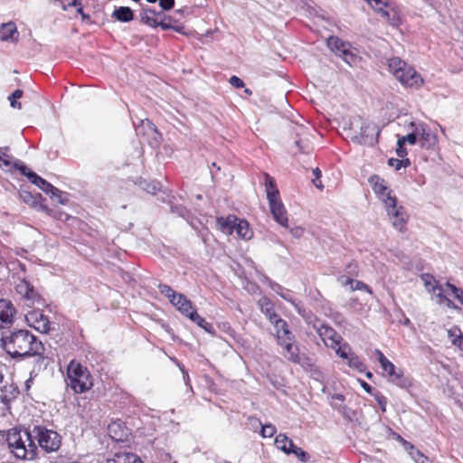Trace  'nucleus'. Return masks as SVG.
Here are the masks:
<instances>
[{"label": "nucleus", "instance_id": "obj_7", "mask_svg": "<svg viewBox=\"0 0 463 463\" xmlns=\"http://www.w3.org/2000/svg\"><path fill=\"white\" fill-rule=\"evenodd\" d=\"M329 49L341 57L350 66L355 65L359 60L356 50L350 43L345 42L336 36H330L326 41Z\"/></svg>", "mask_w": 463, "mask_h": 463}, {"label": "nucleus", "instance_id": "obj_34", "mask_svg": "<svg viewBox=\"0 0 463 463\" xmlns=\"http://www.w3.org/2000/svg\"><path fill=\"white\" fill-rule=\"evenodd\" d=\"M270 287L282 298H284L285 300L292 303L295 306V307L298 310V312L299 314H302L301 307H299L298 304L295 303V301L292 299V298H290L288 296V291L287 289H285L284 288H282L280 285H279L277 283H271Z\"/></svg>", "mask_w": 463, "mask_h": 463}, {"label": "nucleus", "instance_id": "obj_12", "mask_svg": "<svg viewBox=\"0 0 463 463\" xmlns=\"http://www.w3.org/2000/svg\"><path fill=\"white\" fill-rule=\"evenodd\" d=\"M369 183L377 198L384 204L397 199L392 190L389 188L385 180L373 175L369 178Z\"/></svg>", "mask_w": 463, "mask_h": 463}, {"label": "nucleus", "instance_id": "obj_11", "mask_svg": "<svg viewBox=\"0 0 463 463\" xmlns=\"http://www.w3.org/2000/svg\"><path fill=\"white\" fill-rule=\"evenodd\" d=\"M375 354L383 373L388 377L389 381L398 386H404L406 381L402 377V371H397L395 365L389 361L380 350L376 349Z\"/></svg>", "mask_w": 463, "mask_h": 463}, {"label": "nucleus", "instance_id": "obj_33", "mask_svg": "<svg viewBox=\"0 0 463 463\" xmlns=\"http://www.w3.org/2000/svg\"><path fill=\"white\" fill-rule=\"evenodd\" d=\"M234 232H236L238 237L243 240H250L253 235L248 222L244 220L238 219Z\"/></svg>", "mask_w": 463, "mask_h": 463}, {"label": "nucleus", "instance_id": "obj_18", "mask_svg": "<svg viewBox=\"0 0 463 463\" xmlns=\"http://www.w3.org/2000/svg\"><path fill=\"white\" fill-rule=\"evenodd\" d=\"M14 308L12 303L5 299H0V327L4 328L13 323Z\"/></svg>", "mask_w": 463, "mask_h": 463}, {"label": "nucleus", "instance_id": "obj_35", "mask_svg": "<svg viewBox=\"0 0 463 463\" xmlns=\"http://www.w3.org/2000/svg\"><path fill=\"white\" fill-rule=\"evenodd\" d=\"M420 279L428 293H430L431 291H437L439 285H440V283L429 273L422 274Z\"/></svg>", "mask_w": 463, "mask_h": 463}, {"label": "nucleus", "instance_id": "obj_5", "mask_svg": "<svg viewBox=\"0 0 463 463\" xmlns=\"http://www.w3.org/2000/svg\"><path fill=\"white\" fill-rule=\"evenodd\" d=\"M388 66L396 80L402 85L418 89L423 84V79L414 68L400 58L393 57L390 59Z\"/></svg>", "mask_w": 463, "mask_h": 463}, {"label": "nucleus", "instance_id": "obj_37", "mask_svg": "<svg viewBox=\"0 0 463 463\" xmlns=\"http://www.w3.org/2000/svg\"><path fill=\"white\" fill-rule=\"evenodd\" d=\"M178 298L183 301V305L179 307L178 311H180L183 315L190 319L191 314L197 313L193 306V303L186 297Z\"/></svg>", "mask_w": 463, "mask_h": 463}, {"label": "nucleus", "instance_id": "obj_17", "mask_svg": "<svg viewBox=\"0 0 463 463\" xmlns=\"http://www.w3.org/2000/svg\"><path fill=\"white\" fill-rule=\"evenodd\" d=\"M271 214L275 221L280 224L281 226L288 228V219L287 215V211L279 200L273 201L269 203Z\"/></svg>", "mask_w": 463, "mask_h": 463}, {"label": "nucleus", "instance_id": "obj_6", "mask_svg": "<svg viewBox=\"0 0 463 463\" xmlns=\"http://www.w3.org/2000/svg\"><path fill=\"white\" fill-rule=\"evenodd\" d=\"M41 449L45 452L57 451L61 447V436L54 430L43 426H35L32 431Z\"/></svg>", "mask_w": 463, "mask_h": 463}, {"label": "nucleus", "instance_id": "obj_29", "mask_svg": "<svg viewBox=\"0 0 463 463\" xmlns=\"http://www.w3.org/2000/svg\"><path fill=\"white\" fill-rule=\"evenodd\" d=\"M109 436L117 440L121 441L128 437V429L123 427L120 422H112L109 425Z\"/></svg>", "mask_w": 463, "mask_h": 463}, {"label": "nucleus", "instance_id": "obj_19", "mask_svg": "<svg viewBox=\"0 0 463 463\" xmlns=\"http://www.w3.org/2000/svg\"><path fill=\"white\" fill-rule=\"evenodd\" d=\"M279 345L285 350L284 355L288 360L294 364H298L300 362L298 347L295 345L294 336L279 342Z\"/></svg>", "mask_w": 463, "mask_h": 463}, {"label": "nucleus", "instance_id": "obj_22", "mask_svg": "<svg viewBox=\"0 0 463 463\" xmlns=\"http://www.w3.org/2000/svg\"><path fill=\"white\" fill-rule=\"evenodd\" d=\"M337 280L343 287L349 286L351 291L364 290L369 294H373L371 288L363 281L355 280L346 276H340Z\"/></svg>", "mask_w": 463, "mask_h": 463}, {"label": "nucleus", "instance_id": "obj_8", "mask_svg": "<svg viewBox=\"0 0 463 463\" xmlns=\"http://www.w3.org/2000/svg\"><path fill=\"white\" fill-rule=\"evenodd\" d=\"M384 208L392 227L400 232H405L409 221L405 208L398 204L397 199L384 204Z\"/></svg>", "mask_w": 463, "mask_h": 463}, {"label": "nucleus", "instance_id": "obj_58", "mask_svg": "<svg viewBox=\"0 0 463 463\" xmlns=\"http://www.w3.org/2000/svg\"><path fill=\"white\" fill-rule=\"evenodd\" d=\"M453 343L457 345L460 350L463 351V336L459 335L457 339L453 340Z\"/></svg>", "mask_w": 463, "mask_h": 463}, {"label": "nucleus", "instance_id": "obj_14", "mask_svg": "<svg viewBox=\"0 0 463 463\" xmlns=\"http://www.w3.org/2000/svg\"><path fill=\"white\" fill-rule=\"evenodd\" d=\"M25 320L29 326L40 333L47 334L50 329V321L40 310H33L25 315Z\"/></svg>", "mask_w": 463, "mask_h": 463}, {"label": "nucleus", "instance_id": "obj_44", "mask_svg": "<svg viewBox=\"0 0 463 463\" xmlns=\"http://www.w3.org/2000/svg\"><path fill=\"white\" fill-rule=\"evenodd\" d=\"M445 286L451 291L454 297L463 305V289L447 282Z\"/></svg>", "mask_w": 463, "mask_h": 463}, {"label": "nucleus", "instance_id": "obj_9", "mask_svg": "<svg viewBox=\"0 0 463 463\" xmlns=\"http://www.w3.org/2000/svg\"><path fill=\"white\" fill-rule=\"evenodd\" d=\"M411 128L413 129L418 143L423 148H432L437 144V136L430 130V127L423 122H411Z\"/></svg>", "mask_w": 463, "mask_h": 463}, {"label": "nucleus", "instance_id": "obj_36", "mask_svg": "<svg viewBox=\"0 0 463 463\" xmlns=\"http://www.w3.org/2000/svg\"><path fill=\"white\" fill-rule=\"evenodd\" d=\"M190 319L196 323L198 326L203 328L205 332L213 335L214 330L212 324L208 323L204 318L200 317L197 313L191 314Z\"/></svg>", "mask_w": 463, "mask_h": 463}, {"label": "nucleus", "instance_id": "obj_48", "mask_svg": "<svg viewBox=\"0 0 463 463\" xmlns=\"http://www.w3.org/2000/svg\"><path fill=\"white\" fill-rule=\"evenodd\" d=\"M405 143L399 137L397 140L396 154L399 157H405L407 156V150L405 148Z\"/></svg>", "mask_w": 463, "mask_h": 463}, {"label": "nucleus", "instance_id": "obj_25", "mask_svg": "<svg viewBox=\"0 0 463 463\" xmlns=\"http://www.w3.org/2000/svg\"><path fill=\"white\" fill-rule=\"evenodd\" d=\"M238 218L234 215H229L226 218L221 217L217 219L219 229L225 234L230 235L235 230Z\"/></svg>", "mask_w": 463, "mask_h": 463}, {"label": "nucleus", "instance_id": "obj_13", "mask_svg": "<svg viewBox=\"0 0 463 463\" xmlns=\"http://www.w3.org/2000/svg\"><path fill=\"white\" fill-rule=\"evenodd\" d=\"M316 329L326 346L335 350L336 353L337 348L343 345L342 336L332 327L326 325H320Z\"/></svg>", "mask_w": 463, "mask_h": 463}, {"label": "nucleus", "instance_id": "obj_59", "mask_svg": "<svg viewBox=\"0 0 463 463\" xmlns=\"http://www.w3.org/2000/svg\"><path fill=\"white\" fill-rule=\"evenodd\" d=\"M313 184L314 185L318 188V189H323V184H322V182L320 180V178H315L313 179Z\"/></svg>", "mask_w": 463, "mask_h": 463}, {"label": "nucleus", "instance_id": "obj_26", "mask_svg": "<svg viewBox=\"0 0 463 463\" xmlns=\"http://www.w3.org/2000/svg\"><path fill=\"white\" fill-rule=\"evenodd\" d=\"M161 15L152 8H144L140 14V21L149 27H158V20L156 16Z\"/></svg>", "mask_w": 463, "mask_h": 463}, {"label": "nucleus", "instance_id": "obj_53", "mask_svg": "<svg viewBox=\"0 0 463 463\" xmlns=\"http://www.w3.org/2000/svg\"><path fill=\"white\" fill-rule=\"evenodd\" d=\"M175 297H176L175 298H173V299H172L171 304H172L173 306H175V307L177 308V310H178V309H179V307H182V305H183V301H182V299H181V298H179L178 297H185V296H184V295H183V294H181V293H177V294L175 295Z\"/></svg>", "mask_w": 463, "mask_h": 463}, {"label": "nucleus", "instance_id": "obj_28", "mask_svg": "<svg viewBox=\"0 0 463 463\" xmlns=\"http://www.w3.org/2000/svg\"><path fill=\"white\" fill-rule=\"evenodd\" d=\"M106 463H143L139 457L133 453L122 452L116 454L112 458L106 460Z\"/></svg>", "mask_w": 463, "mask_h": 463}, {"label": "nucleus", "instance_id": "obj_23", "mask_svg": "<svg viewBox=\"0 0 463 463\" xmlns=\"http://www.w3.org/2000/svg\"><path fill=\"white\" fill-rule=\"evenodd\" d=\"M271 324H273L276 329L278 343L294 336L293 334L289 331L287 322L282 318L278 317Z\"/></svg>", "mask_w": 463, "mask_h": 463}, {"label": "nucleus", "instance_id": "obj_20", "mask_svg": "<svg viewBox=\"0 0 463 463\" xmlns=\"http://www.w3.org/2000/svg\"><path fill=\"white\" fill-rule=\"evenodd\" d=\"M0 40L16 43L19 41V33L14 22L2 24L0 26Z\"/></svg>", "mask_w": 463, "mask_h": 463}, {"label": "nucleus", "instance_id": "obj_62", "mask_svg": "<svg viewBox=\"0 0 463 463\" xmlns=\"http://www.w3.org/2000/svg\"><path fill=\"white\" fill-rule=\"evenodd\" d=\"M313 173H314L316 178L321 177V171L318 168L314 169Z\"/></svg>", "mask_w": 463, "mask_h": 463}, {"label": "nucleus", "instance_id": "obj_49", "mask_svg": "<svg viewBox=\"0 0 463 463\" xmlns=\"http://www.w3.org/2000/svg\"><path fill=\"white\" fill-rule=\"evenodd\" d=\"M413 459L416 463H430L427 457H425L420 450H415L411 453Z\"/></svg>", "mask_w": 463, "mask_h": 463}, {"label": "nucleus", "instance_id": "obj_24", "mask_svg": "<svg viewBox=\"0 0 463 463\" xmlns=\"http://www.w3.org/2000/svg\"><path fill=\"white\" fill-rule=\"evenodd\" d=\"M16 291L19 295L28 300L35 301L39 296L33 287L27 280H21L16 286Z\"/></svg>", "mask_w": 463, "mask_h": 463}, {"label": "nucleus", "instance_id": "obj_61", "mask_svg": "<svg viewBox=\"0 0 463 463\" xmlns=\"http://www.w3.org/2000/svg\"><path fill=\"white\" fill-rule=\"evenodd\" d=\"M361 385L364 388V390H365L367 392H371V386L367 383L362 382Z\"/></svg>", "mask_w": 463, "mask_h": 463}, {"label": "nucleus", "instance_id": "obj_2", "mask_svg": "<svg viewBox=\"0 0 463 463\" xmlns=\"http://www.w3.org/2000/svg\"><path fill=\"white\" fill-rule=\"evenodd\" d=\"M6 148L4 150L0 147V168L6 171L12 168L19 169L20 172L28 177V179L37 185L46 194H49L52 199H55L58 203L65 204L67 199L64 198L62 193L52 184L39 176L34 172L31 171L26 165L16 162L14 157L6 153Z\"/></svg>", "mask_w": 463, "mask_h": 463}, {"label": "nucleus", "instance_id": "obj_10", "mask_svg": "<svg viewBox=\"0 0 463 463\" xmlns=\"http://www.w3.org/2000/svg\"><path fill=\"white\" fill-rule=\"evenodd\" d=\"M136 130L138 135H141L146 140L151 147L156 148L160 146L162 135L149 119L141 120L140 125L137 127Z\"/></svg>", "mask_w": 463, "mask_h": 463}, {"label": "nucleus", "instance_id": "obj_4", "mask_svg": "<svg viewBox=\"0 0 463 463\" xmlns=\"http://www.w3.org/2000/svg\"><path fill=\"white\" fill-rule=\"evenodd\" d=\"M65 382L75 393L86 392L93 386L90 372L76 360H71L67 365Z\"/></svg>", "mask_w": 463, "mask_h": 463}, {"label": "nucleus", "instance_id": "obj_63", "mask_svg": "<svg viewBox=\"0 0 463 463\" xmlns=\"http://www.w3.org/2000/svg\"><path fill=\"white\" fill-rule=\"evenodd\" d=\"M333 399H336V400H339V401H344V395L342 394H335L333 396Z\"/></svg>", "mask_w": 463, "mask_h": 463}, {"label": "nucleus", "instance_id": "obj_41", "mask_svg": "<svg viewBox=\"0 0 463 463\" xmlns=\"http://www.w3.org/2000/svg\"><path fill=\"white\" fill-rule=\"evenodd\" d=\"M23 90H15L9 97L8 99L10 101V105L14 109H20L22 108L21 102H18L17 99L22 98Z\"/></svg>", "mask_w": 463, "mask_h": 463}, {"label": "nucleus", "instance_id": "obj_39", "mask_svg": "<svg viewBox=\"0 0 463 463\" xmlns=\"http://www.w3.org/2000/svg\"><path fill=\"white\" fill-rule=\"evenodd\" d=\"M430 294L431 295V299L439 305H443L448 298L444 293V288L441 284L439 285L437 291H431Z\"/></svg>", "mask_w": 463, "mask_h": 463}, {"label": "nucleus", "instance_id": "obj_54", "mask_svg": "<svg viewBox=\"0 0 463 463\" xmlns=\"http://www.w3.org/2000/svg\"><path fill=\"white\" fill-rule=\"evenodd\" d=\"M148 193L156 194L157 191L160 190L159 183H153L151 184H148L146 188Z\"/></svg>", "mask_w": 463, "mask_h": 463}, {"label": "nucleus", "instance_id": "obj_21", "mask_svg": "<svg viewBox=\"0 0 463 463\" xmlns=\"http://www.w3.org/2000/svg\"><path fill=\"white\" fill-rule=\"evenodd\" d=\"M380 134V130L374 123L367 122L362 125L360 131V142L373 143Z\"/></svg>", "mask_w": 463, "mask_h": 463}, {"label": "nucleus", "instance_id": "obj_15", "mask_svg": "<svg viewBox=\"0 0 463 463\" xmlns=\"http://www.w3.org/2000/svg\"><path fill=\"white\" fill-rule=\"evenodd\" d=\"M336 354L345 360L350 367L356 369L358 372H364L365 370L364 364L360 361L359 357L352 352L347 343L344 342L343 345L337 348Z\"/></svg>", "mask_w": 463, "mask_h": 463}, {"label": "nucleus", "instance_id": "obj_31", "mask_svg": "<svg viewBox=\"0 0 463 463\" xmlns=\"http://www.w3.org/2000/svg\"><path fill=\"white\" fill-rule=\"evenodd\" d=\"M259 306L261 312L268 317V319L272 323L278 317H279L273 310V304L269 301V299L266 297L261 298L259 300Z\"/></svg>", "mask_w": 463, "mask_h": 463}, {"label": "nucleus", "instance_id": "obj_42", "mask_svg": "<svg viewBox=\"0 0 463 463\" xmlns=\"http://www.w3.org/2000/svg\"><path fill=\"white\" fill-rule=\"evenodd\" d=\"M290 454H294L301 462H307L309 459L308 453L303 450L301 448L297 447L296 445L290 449Z\"/></svg>", "mask_w": 463, "mask_h": 463}, {"label": "nucleus", "instance_id": "obj_55", "mask_svg": "<svg viewBox=\"0 0 463 463\" xmlns=\"http://www.w3.org/2000/svg\"><path fill=\"white\" fill-rule=\"evenodd\" d=\"M81 3L80 0H73L72 2L69 3L67 5H61V8L62 10L66 11L70 6H75V7H79V5H80Z\"/></svg>", "mask_w": 463, "mask_h": 463}, {"label": "nucleus", "instance_id": "obj_47", "mask_svg": "<svg viewBox=\"0 0 463 463\" xmlns=\"http://www.w3.org/2000/svg\"><path fill=\"white\" fill-rule=\"evenodd\" d=\"M401 140H402L405 144L409 143L410 145H415L418 143L417 137L412 128H410V132L402 137H400Z\"/></svg>", "mask_w": 463, "mask_h": 463}, {"label": "nucleus", "instance_id": "obj_56", "mask_svg": "<svg viewBox=\"0 0 463 463\" xmlns=\"http://www.w3.org/2000/svg\"><path fill=\"white\" fill-rule=\"evenodd\" d=\"M446 305L447 307L452 308V309H460L453 301H451L449 298L445 299V302L443 303Z\"/></svg>", "mask_w": 463, "mask_h": 463}, {"label": "nucleus", "instance_id": "obj_46", "mask_svg": "<svg viewBox=\"0 0 463 463\" xmlns=\"http://www.w3.org/2000/svg\"><path fill=\"white\" fill-rule=\"evenodd\" d=\"M277 429L272 424H266L262 426L260 434L263 438H271L275 435Z\"/></svg>", "mask_w": 463, "mask_h": 463}, {"label": "nucleus", "instance_id": "obj_1", "mask_svg": "<svg viewBox=\"0 0 463 463\" xmlns=\"http://www.w3.org/2000/svg\"><path fill=\"white\" fill-rule=\"evenodd\" d=\"M2 345L13 358H22L40 354L43 345L36 336L27 330H17L3 336Z\"/></svg>", "mask_w": 463, "mask_h": 463}, {"label": "nucleus", "instance_id": "obj_52", "mask_svg": "<svg viewBox=\"0 0 463 463\" xmlns=\"http://www.w3.org/2000/svg\"><path fill=\"white\" fill-rule=\"evenodd\" d=\"M289 232L295 238H300L304 234V229L302 227L297 226L291 228Z\"/></svg>", "mask_w": 463, "mask_h": 463}, {"label": "nucleus", "instance_id": "obj_60", "mask_svg": "<svg viewBox=\"0 0 463 463\" xmlns=\"http://www.w3.org/2000/svg\"><path fill=\"white\" fill-rule=\"evenodd\" d=\"M184 27L183 25H175V24L172 28V30H174L179 33H184Z\"/></svg>", "mask_w": 463, "mask_h": 463}, {"label": "nucleus", "instance_id": "obj_50", "mask_svg": "<svg viewBox=\"0 0 463 463\" xmlns=\"http://www.w3.org/2000/svg\"><path fill=\"white\" fill-rule=\"evenodd\" d=\"M175 5V0H159V6L164 11L171 10Z\"/></svg>", "mask_w": 463, "mask_h": 463}, {"label": "nucleus", "instance_id": "obj_30", "mask_svg": "<svg viewBox=\"0 0 463 463\" xmlns=\"http://www.w3.org/2000/svg\"><path fill=\"white\" fill-rule=\"evenodd\" d=\"M275 446L278 449L283 451L287 455H290V449L295 445L286 434L279 433L275 438Z\"/></svg>", "mask_w": 463, "mask_h": 463}, {"label": "nucleus", "instance_id": "obj_64", "mask_svg": "<svg viewBox=\"0 0 463 463\" xmlns=\"http://www.w3.org/2000/svg\"><path fill=\"white\" fill-rule=\"evenodd\" d=\"M182 372L184 373V381L187 383L189 382V376H188L187 373L184 369H182Z\"/></svg>", "mask_w": 463, "mask_h": 463}, {"label": "nucleus", "instance_id": "obj_38", "mask_svg": "<svg viewBox=\"0 0 463 463\" xmlns=\"http://www.w3.org/2000/svg\"><path fill=\"white\" fill-rule=\"evenodd\" d=\"M369 5L383 16L389 18V13L384 10V7L387 6V2L385 0H372Z\"/></svg>", "mask_w": 463, "mask_h": 463}, {"label": "nucleus", "instance_id": "obj_57", "mask_svg": "<svg viewBox=\"0 0 463 463\" xmlns=\"http://www.w3.org/2000/svg\"><path fill=\"white\" fill-rule=\"evenodd\" d=\"M378 403L381 406V409L383 411H385V406H386V400L383 396L377 398Z\"/></svg>", "mask_w": 463, "mask_h": 463}, {"label": "nucleus", "instance_id": "obj_40", "mask_svg": "<svg viewBox=\"0 0 463 463\" xmlns=\"http://www.w3.org/2000/svg\"><path fill=\"white\" fill-rule=\"evenodd\" d=\"M159 292L166 297L169 301L171 302L173 298H175V295L177 292H175L170 286L166 284H159L158 285Z\"/></svg>", "mask_w": 463, "mask_h": 463}, {"label": "nucleus", "instance_id": "obj_27", "mask_svg": "<svg viewBox=\"0 0 463 463\" xmlns=\"http://www.w3.org/2000/svg\"><path fill=\"white\" fill-rule=\"evenodd\" d=\"M264 177L265 190L269 203L279 200V192L277 188L275 180L268 174H265Z\"/></svg>", "mask_w": 463, "mask_h": 463}, {"label": "nucleus", "instance_id": "obj_45", "mask_svg": "<svg viewBox=\"0 0 463 463\" xmlns=\"http://www.w3.org/2000/svg\"><path fill=\"white\" fill-rule=\"evenodd\" d=\"M389 165L394 167L396 170H400L402 167H405L410 165V160L406 159H395L391 158L388 161Z\"/></svg>", "mask_w": 463, "mask_h": 463}, {"label": "nucleus", "instance_id": "obj_43", "mask_svg": "<svg viewBox=\"0 0 463 463\" xmlns=\"http://www.w3.org/2000/svg\"><path fill=\"white\" fill-rule=\"evenodd\" d=\"M177 22L175 19H174L170 15H163V18L161 21H158V26L161 27L163 30H169L172 29L174 24L173 23Z\"/></svg>", "mask_w": 463, "mask_h": 463}, {"label": "nucleus", "instance_id": "obj_32", "mask_svg": "<svg viewBox=\"0 0 463 463\" xmlns=\"http://www.w3.org/2000/svg\"><path fill=\"white\" fill-rule=\"evenodd\" d=\"M112 17L122 23H128L134 19L133 11L128 6H120L114 10Z\"/></svg>", "mask_w": 463, "mask_h": 463}, {"label": "nucleus", "instance_id": "obj_16", "mask_svg": "<svg viewBox=\"0 0 463 463\" xmlns=\"http://www.w3.org/2000/svg\"><path fill=\"white\" fill-rule=\"evenodd\" d=\"M297 136L295 145L298 147L300 153H309L312 150L309 129L303 126H297L294 129Z\"/></svg>", "mask_w": 463, "mask_h": 463}, {"label": "nucleus", "instance_id": "obj_3", "mask_svg": "<svg viewBox=\"0 0 463 463\" xmlns=\"http://www.w3.org/2000/svg\"><path fill=\"white\" fill-rule=\"evenodd\" d=\"M28 430L12 429L6 436V443L11 453L18 459L33 460L37 456V446Z\"/></svg>", "mask_w": 463, "mask_h": 463}, {"label": "nucleus", "instance_id": "obj_51", "mask_svg": "<svg viewBox=\"0 0 463 463\" xmlns=\"http://www.w3.org/2000/svg\"><path fill=\"white\" fill-rule=\"evenodd\" d=\"M229 82L232 86L237 89L244 87V82L237 76H232L229 80Z\"/></svg>", "mask_w": 463, "mask_h": 463}]
</instances>
